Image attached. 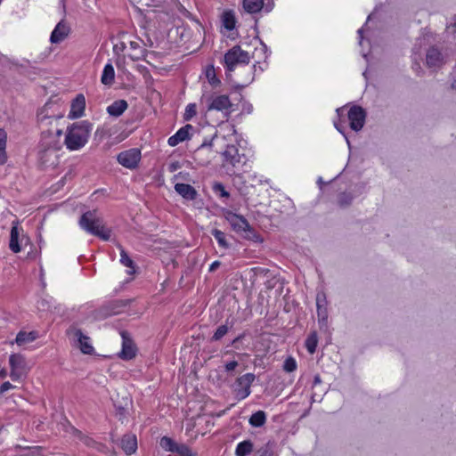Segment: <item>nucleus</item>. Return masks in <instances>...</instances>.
Wrapping results in <instances>:
<instances>
[{
    "label": "nucleus",
    "instance_id": "f257e3e1",
    "mask_svg": "<svg viewBox=\"0 0 456 456\" xmlns=\"http://www.w3.org/2000/svg\"><path fill=\"white\" fill-rule=\"evenodd\" d=\"M92 124L87 120L73 123L68 127L64 143L68 150L77 151L84 147L90 136Z\"/></svg>",
    "mask_w": 456,
    "mask_h": 456
},
{
    "label": "nucleus",
    "instance_id": "f03ea898",
    "mask_svg": "<svg viewBox=\"0 0 456 456\" xmlns=\"http://www.w3.org/2000/svg\"><path fill=\"white\" fill-rule=\"evenodd\" d=\"M78 224L87 233L97 236L105 241L110 239L111 230L105 227L102 219L95 210L85 212L80 216Z\"/></svg>",
    "mask_w": 456,
    "mask_h": 456
},
{
    "label": "nucleus",
    "instance_id": "7ed1b4c3",
    "mask_svg": "<svg viewBox=\"0 0 456 456\" xmlns=\"http://www.w3.org/2000/svg\"><path fill=\"white\" fill-rule=\"evenodd\" d=\"M223 156L224 167L226 168L227 173L240 178V174L246 172L245 167L248 160L246 155L240 154L235 145H227L223 152Z\"/></svg>",
    "mask_w": 456,
    "mask_h": 456
},
{
    "label": "nucleus",
    "instance_id": "20e7f679",
    "mask_svg": "<svg viewBox=\"0 0 456 456\" xmlns=\"http://www.w3.org/2000/svg\"><path fill=\"white\" fill-rule=\"evenodd\" d=\"M62 147L61 140L56 136L53 137L49 131L45 130L41 133V139L38 145V156L43 164H54L51 159L52 157H56V153Z\"/></svg>",
    "mask_w": 456,
    "mask_h": 456
},
{
    "label": "nucleus",
    "instance_id": "39448f33",
    "mask_svg": "<svg viewBox=\"0 0 456 456\" xmlns=\"http://www.w3.org/2000/svg\"><path fill=\"white\" fill-rule=\"evenodd\" d=\"M225 219L230 224L232 230L241 234L245 239L254 242H262L261 236L250 226L248 220L240 215L228 211L225 215Z\"/></svg>",
    "mask_w": 456,
    "mask_h": 456
},
{
    "label": "nucleus",
    "instance_id": "423d86ee",
    "mask_svg": "<svg viewBox=\"0 0 456 456\" xmlns=\"http://www.w3.org/2000/svg\"><path fill=\"white\" fill-rule=\"evenodd\" d=\"M224 61L226 73H231L238 66L248 65L250 61V55L240 45H234L225 53Z\"/></svg>",
    "mask_w": 456,
    "mask_h": 456
},
{
    "label": "nucleus",
    "instance_id": "0eeeda50",
    "mask_svg": "<svg viewBox=\"0 0 456 456\" xmlns=\"http://www.w3.org/2000/svg\"><path fill=\"white\" fill-rule=\"evenodd\" d=\"M206 107L208 111L216 110L222 112L224 118L228 119L232 104L228 95L213 94V95L206 97Z\"/></svg>",
    "mask_w": 456,
    "mask_h": 456
},
{
    "label": "nucleus",
    "instance_id": "6e6552de",
    "mask_svg": "<svg viewBox=\"0 0 456 456\" xmlns=\"http://www.w3.org/2000/svg\"><path fill=\"white\" fill-rule=\"evenodd\" d=\"M9 364L11 367L10 377L12 380H18L25 377L28 371L26 360L20 354H12L9 357Z\"/></svg>",
    "mask_w": 456,
    "mask_h": 456
},
{
    "label": "nucleus",
    "instance_id": "1a4fd4ad",
    "mask_svg": "<svg viewBox=\"0 0 456 456\" xmlns=\"http://www.w3.org/2000/svg\"><path fill=\"white\" fill-rule=\"evenodd\" d=\"M159 445L165 451L176 453L178 456H196V453L187 444H178L168 436H163L159 441Z\"/></svg>",
    "mask_w": 456,
    "mask_h": 456
},
{
    "label": "nucleus",
    "instance_id": "9d476101",
    "mask_svg": "<svg viewBox=\"0 0 456 456\" xmlns=\"http://www.w3.org/2000/svg\"><path fill=\"white\" fill-rule=\"evenodd\" d=\"M256 379V376L253 373H246L239 377L232 387L238 397L245 399L250 395V387Z\"/></svg>",
    "mask_w": 456,
    "mask_h": 456
},
{
    "label": "nucleus",
    "instance_id": "9b49d317",
    "mask_svg": "<svg viewBox=\"0 0 456 456\" xmlns=\"http://www.w3.org/2000/svg\"><path fill=\"white\" fill-rule=\"evenodd\" d=\"M141 159V151L136 148H133L127 151L120 152L118 157V162L129 169L135 168Z\"/></svg>",
    "mask_w": 456,
    "mask_h": 456
},
{
    "label": "nucleus",
    "instance_id": "f8f14e48",
    "mask_svg": "<svg viewBox=\"0 0 456 456\" xmlns=\"http://www.w3.org/2000/svg\"><path fill=\"white\" fill-rule=\"evenodd\" d=\"M53 419L56 422V429L59 433L64 432L65 434H70L80 440L84 438L82 432L72 426L67 417L62 413L54 415Z\"/></svg>",
    "mask_w": 456,
    "mask_h": 456
},
{
    "label": "nucleus",
    "instance_id": "ddd939ff",
    "mask_svg": "<svg viewBox=\"0 0 456 456\" xmlns=\"http://www.w3.org/2000/svg\"><path fill=\"white\" fill-rule=\"evenodd\" d=\"M347 116L352 130L358 132L363 127L366 118V112L363 108L354 105L350 108Z\"/></svg>",
    "mask_w": 456,
    "mask_h": 456
},
{
    "label": "nucleus",
    "instance_id": "4468645a",
    "mask_svg": "<svg viewBox=\"0 0 456 456\" xmlns=\"http://www.w3.org/2000/svg\"><path fill=\"white\" fill-rule=\"evenodd\" d=\"M69 334L76 338L82 353L91 354L94 352V346L90 343V338L85 335L80 329L72 328L69 330Z\"/></svg>",
    "mask_w": 456,
    "mask_h": 456
},
{
    "label": "nucleus",
    "instance_id": "2eb2a0df",
    "mask_svg": "<svg viewBox=\"0 0 456 456\" xmlns=\"http://www.w3.org/2000/svg\"><path fill=\"white\" fill-rule=\"evenodd\" d=\"M121 335L123 338L122 349L118 356L125 361L132 360L136 356V347L133 341L126 337V332H122Z\"/></svg>",
    "mask_w": 456,
    "mask_h": 456
},
{
    "label": "nucleus",
    "instance_id": "dca6fc26",
    "mask_svg": "<svg viewBox=\"0 0 456 456\" xmlns=\"http://www.w3.org/2000/svg\"><path fill=\"white\" fill-rule=\"evenodd\" d=\"M86 98L82 94H79L72 101L70 110L69 113V118H78L85 115Z\"/></svg>",
    "mask_w": 456,
    "mask_h": 456
},
{
    "label": "nucleus",
    "instance_id": "f3484780",
    "mask_svg": "<svg viewBox=\"0 0 456 456\" xmlns=\"http://www.w3.org/2000/svg\"><path fill=\"white\" fill-rule=\"evenodd\" d=\"M69 27L63 21H60L50 36V41L52 44H59L62 42L69 34Z\"/></svg>",
    "mask_w": 456,
    "mask_h": 456
},
{
    "label": "nucleus",
    "instance_id": "a211bd4d",
    "mask_svg": "<svg viewBox=\"0 0 456 456\" xmlns=\"http://www.w3.org/2000/svg\"><path fill=\"white\" fill-rule=\"evenodd\" d=\"M119 445L126 455L134 454L137 450L136 436L131 433L124 435L120 439Z\"/></svg>",
    "mask_w": 456,
    "mask_h": 456
},
{
    "label": "nucleus",
    "instance_id": "6ab92c4d",
    "mask_svg": "<svg viewBox=\"0 0 456 456\" xmlns=\"http://www.w3.org/2000/svg\"><path fill=\"white\" fill-rule=\"evenodd\" d=\"M193 129L191 125H186L181 127L174 135L170 136L167 140V143L174 147L178 145L180 142H184L190 138V131Z\"/></svg>",
    "mask_w": 456,
    "mask_h": 456
},
{
    "label": "nucleus",
    "instance_id": "aec40b11",
    "mask_svg": "<svg viewBox=\"0 0 456 456\" xmlns=\"http://www.w3.org/2000/svg\"><path fill=\"white\" fill-rule=\"evenodd\" d=\"M426 62L429 68H438L444 63L441 52L436 47H430L427 53Z\"/></svg>",
    "mask_w": 456,
    "mask_h": 456
},
{
    "label": "nucleus",
    "instance_id": "412c9836",
    "mask_svg": "<svg viewBox=\"0 0 456 456\" xmlns=\"http://www.w3.org/2000/svg\"><path fill=\"white\" fill-rule=\"evenodd\" d=\"M175 190L186 200H194L198 196L195 188L188 183H178L175 185Z\"/></svg>",
    "mask_w": 456,
    "mask_h": 456
},
{
    "label": "nucleus",
    "instance_id": "4be33fe9",
    "mask_svg": "<svg viewBox=\"0 0 456 456\" xmlns=\"http://www.w3.org/2000/svg\"><path fill=\"white\" fill-rule=\"evenodd\" d=\"M128 104L125 100H117L107 107V112L110 116L119 117L127 109Z\"/></svg>",
    "mask_w": 456,
    "mask_h": 456
},
{
    "label": "nucleus",
    "instance_id": "5701e85b",
    "mask_svg": "<svg viewBox=\"0 0 456 456\" xmlns=\"http://www.w3.org/2000/svg\"><path fill=\"white\" fill-rule=\"evenodd\" d=\"M222 24L224 28L228 31H232L233 28H235L236 17L233 11L226 10L223 12Z\"/></svg>",
    "mask_w": 456,
    "mask_h": 456
},
{
    "label": "nucleus",
    "instance_id": "b1692460",
    "mask_svg": "<svg viewBox=\"0 0 456 456\" xmlns=\"http://www.w3.org/2000/svg\"><path fill=\"white\" fill-rule=\"evenodd\" d=\"M37 338V332L36 331H20L15 338L18 346H24L35 341Z\"/></svg>",
    "mask_w": 456,
    "mask_h": 456
},
{
    "label": "nucleus",
    "instance_id": "393cba45",
    "mask_svg": "<svg viewBox=\"0 0 456 456\" xmlns=\"http://www.w3.org/2000/svg\"><path fill=\"white\" fill-rule=\"evenodd\" d=\"M20 231L19 228L14 225L11 229L9 248L13 253H19L21 248L19 244Z\"/></svg>",
    "mask_w": 456,
    "mask_h": 456
},
{
    "label": "nucleus",
    "instance_id": "a878e982",
    "mask_svg": "<svg viewBox=\"0 0 456 456\" xmlns=\"http://www.w3.org/2000/svg\"><path fill=\"white\" fill-rule=\"evenodd\" d=\"M115 70L110 63H107L102 70L101 81L103 85L110 86L114 82Z\"/></svg>",
    "mask_w": 456,
    "mask_h": 456
},
{
    "label": "nucleus",
    "instance_id": "bb28decb",
    "mask_svg": "<svg viewBox=\"0 0 456 456\" xmlns=\"http://www.w3.org/2000/svg\"><path fill=\"white\" fill-rule=\"evenodd\" d=\"M118 248L120 249V263L129 268L127 270L128 274H134L135 273V264L130 258L126 251L122 248V246L118 245Z\"/></svg>",
    "mask_w": 456,
    "mask_h": 456
},
{
    "label": "nucleus",
    "instance_id": "cd10ccee",
    "mask_svg": "<svg viewBox=\"0 0 456 456\" xmlns=\"http://www.w3.org/2000/svg\"><path fill=\"white\" fill-rule=\"evenodd\" d=\"M264 0H243V8L248 13H256L262 10Z\"/></svg>",
    "mask_w": 456,
    "mask_h": 456
},
{
    "label": "nucleus",
    "instance_id": "c85d7f7f",
    "mask_svg": "<svg viewBox=\"0 0 456 456\" xmlns=\"http://www.w3.org/2000/svg\"><path fill=\"white\" fill-rule=\"evenodd\" d=\"M253 451V443L250 440H244L239 443L235 449L236 456H248Z\"/></svg>",
    "mask_w": 456,
    "mask_h": 456
},
{
    "label": "nucleus",
    "instance_id": "c756f323",
    "mask_svg": "<svg viewBox=\"0 0 456 456\" xmlns=\"http://www.w3.org/2000/svg\"><path fill=\"white\" fill-rule=\"evenodd\" d=\"M6 140V132L0 128V165H4L7 160Z\"/></svg>",
    "mask_w": 456,
    "mask_h": 456
},
{
    "label": "nucleus",
    "instance_id": "7c9ffc66",
    "mask_svg": "<svg viewBox=\"0 0 456 456\" xmlns=\"http://www.w3.org/2000/svg\"><path fill=\"white\" fill-rule=\"evenodd\" d=\"M318 345V336L315 331L311 332L305 342V348L307 351L313 354L316 351V347Z\"/></svg>",
    "mask_w": 456,
    "mask_h": 456
},
{
    "label": "nucleus",
    "instance_id": "2f4dec72",
    "mask_svg": "<svg viewBox=\"0 0 456 456\" xmlns=\"http://www.w3.org/2000/svg\"><path fill=\"white\" fill-rule=\"evenodd\" d=\"M265 413L263 411H258L251 415L249 424L252 427L259 428L265 423Z\"/></svg>",
    "mask_w": 456,
    "mask_h": 456
},
{
    "label": "nucleus",
    "instance_id": "473e14b6",
    "mask_svg": "<svg viewBox=\"0 0 456 456\" xmlns=\"http://www.w3.org/2000/svg\"><path fill=\"white\" fill-rule=\"evenodd\" d=\"M211 234L214 236V238L216 240L219 247L223 248H228L230 247V244L228 243L226 240L225 233L218 229H214L211 232Z\"/></svg>",
    "mask_w": 456,
    "mask_h": 456
},
{
    "label": "nucleus",
    "instance_id": "72a5a7b5",
    "mask_svg": "<svg viewBox=\"0 0 456 456\" xmlns=\"http://www.w3.org/2000/svg\"><path fill=\"white\" fill-rule=\"evenodd\" d=\"M317 315L320 322H326L328 319V312L326 306L321 305V295L318 294L316 297Z\"/></svg>",
    "mask_w": 456,
    "mask_h": 456
},
{
    "label": "nucleus",
    "instance_id": "f704fd0d",
    "mask_svg": "<svg viewBox=\"0 0 456 456\" xmlns=\"http://www.w3.org/2000/svg\"><path fill=\"white\" fill-rule=\"evenodd\" d=\"M297 368V361L294 357L289 356L285 359L282 369L287 373L294 372Z\"/></svg>",
    "mask_w": 456,
    "mask_h": 456
},
{
    "label": "nucleus",
    "instance_id": "c9c22d12",
    "mask_svg": "<svg viewBox=\"0 0 456 456\" xmlns=\"http://www.w3.org/2000/svg\"><path fill=\"white\" fill-rule=\"evenodd\" d=\"M206 77L211 86L216 87L220 85V80L216 77L214 67L208 68L206 70Z\"/></svg>",
    "mask_w": 456,
    "mask_h": 456
},
{
    "label": "nucleus",
    "instance_id": "e433bc0d",
    "mask_svg": "<svg viewBox=\"0 0 456 456\" xmlns=\"http://www.w3.org/2000/svg\"><path fill=\"white\" fill-rule=\"evenodd\" d=\"M229 328L226 324L220 325L211 338L212 341H218L227 334Z\"/></svg>",
    "mask_w": 456,
    "mask_h": 456
},
{
    "label": "nucleus",
    "instance_id": "4c0bfd02",
    "mask_svg": "<svg viewBox=\"0 0 456 456\" xmlns=\"http://www.w3.org/2000/svg\"><path fill=\"white\" fill-rule=\"evenodd\" d=\"M197 113V107L195 103H189L183 114V119L186 121L191 120Z\"/></svg>",
    "mask_w": 456,
    "mask_h": 456
},
{
    "label": "nucleus",
    "instance_id": "58836bf2",
    "mask_svg": "<svg viewBox=\"0 0 456 456\" xmlns=\"http://www.w3.org/2000/svg\"><path fill=\"white\" fill-rule=\"evenodd\" d=\"M213 191L216 194H219V196L222 198H228L230 196L229 192L225 190L224 184L221 183H216L213 185Z\"/></svg>",
    "mask_w": 456,
    "mask_h": 456
},
{
    "label": "nucleus",
    "instance_id": "ea45409f",
    "mask_svg": "<svg viewBox=\"0 0 456 456\" xmlns=\"http://www.w3.org/2000/svg\"><path fill=\"white\" fill-rule=\"evenodd\" d=\"M54 118L55 121H58V119L61 118V117H49L47 116L46 114H45V110H42L38 114H37V120L40 124H48V120L49 119H53ZM52 122L49 121V124H51Z\"/></svg>",
    "mask_w": 456,
    "mask_h": 456
},
{
    "label": "nucleus",
    "instance_id": "a19ab883",
    "mask_svg": "<svg viewBox=\"0 0 456 456\" xmlns=\"http://www.w3.org/2000/svg\"><path fill=\"white\" fill-rule=\"evenodd\" d=\"M353 200L350 193L343 192L338 197V203L341 207L348 206Z\"/></svg>",
    "mask_w": 456,
    "mask_h": 456
},
{
    "label": "nucleus",
    "instance_id": "79ce46f5",
    "mask_svg": "<svg viewBox=\"0 0 456 456\" xmlns=\"http://www.w3.org/2000/svg\"><path fill=\"white\" fill-rule=\"evenodd\" d=\"M212 146V140L210 142H203L201 145L196 151L197 158H200V155L206 150Z\"/></svg>",
    "mask_w": 456,
    "mask_h": 456
},
{
    "label": "nucleus",
    "instance_id": "37998d69",
    "mask_svg": "<svg viewBox=\"0 0 456 456\" xmlns=\"http://www.w3.org/2000/svg\"><path fill=\"white\" fill-rule=\"evenodd\" d=\"M238 365L239 363L237 361H230L224 364V370L226 372L230 373L233 371L238 367Z\"/></svg>",
    "mask_w": 456,
    "mask_h": 456
},
{
    "label": "nucleus",
    "instance_id": "c03bdc74",
    "mask_svg": "<svg viewBox=\"0 0 456 456\" xmlns=\"http://www.w3.org/2000/svg\"><path fill=\"white\" fill-rule=\"evenodd\" d=\"M314 392L311 395V399H314L315 397H321L326 393V387H319L317 389H313Z\"/></svg>",
    "mask_w": 456,
    "mask_h": 456
},
{
    "label": "nucleus",
    "instance_id": "a18cd8bd",
    "mask_svg": "<svg viewBox=\"0 0 456 456\" xmlns=\"http://www.w3.org/2000/svg\"><path fill=\"white\" fill-rule=\"evenodd\" d=\"M37 306L40 310H50V304L46 299L38 301Z\"/></svg>",
    "mask_w": 456,
    "mask_h": 456
},
{
    "label": "nucleus",
    "instance_id": "49530a36",
    "mask_svg": "<svg viewBox=\"0 0 456 456\" xmlns=\"http://www.w3.org/2000/svg\"><path fill=\"white\" fill-rule=\"evenodd\" d=\"M47 131H49L53 137L56 136L59 140H61V136L63 134L62 129L56 127L54 130L48 129Z\"/></svg>",
    "mask_w": 456,
    "mask_h": 456
},
{
    "label": "nucleus",
    "instance_id": "de8ad7c7",
    "mask_svg": "<svg viewBox=\"0 0 456 456\" xmlns=\"http://www.w3.org/2000/svg\"><path fill=\"white\" fill-rule=\"evenodd\" d=\"M319 387H322V382L320 375H315L313 382V389H317Z\"/></svg>",
    "mask_w": 456,
    "mask_h": 456
},
{
    "label": "nucleus",
    "instance_id": "09e8293b",
    "mask_svg": "<svg viewBox=\"0 0 456 456\" xmlns=\"http://www.w3.org/2000/svg\"><path fill=\"white\" fill-rule=\"evenodd\" d=\"M446 31L448 34L456 35V17L454 18V22L447 26Z\"/></svg>",
    "mask_w": 456,
    "mask_h": 456
},
{
    "label": "nucleus",
    "instance_id": "8fccbe9b",
    "mask_svg": "<svg viewBox=\"0 0 456 456\" xmlns=\"http://www.w3.org/2000/svg\"><path fill=\"white\" fill-rule=\"evenodd\" d=\"M12 387V385L9 381L4 382L0 387V395L5 391L11 389Z\"/></svg>",
    "mask_w": 456,
    "mask_h": 456
},
{
    "label": "nucleus",
    "instance_id": "3c124183",
    "mask_svg": "<svg viewBox=\"0 0 456 456\" xmlns=\"http://www.w3.org/2000/svg\"><path fill=\"white\" fill-rule=\"evenodd\" d=\"M180 167H181V165L178 161L172 162L168 165V170L170 172H175L177 169H179Z\"/></svg>",
    "mask_w": 456,
    "mask_h": 456
},
{
    "label": "nucleus",
    "instance_id": "603ef678",
    "mask_svg": "<svg viewBox=\"0 0 456 456\" xmlns=\"http://www.w3.org/2000/svg\"><path fill=\"white\" fill-rule=\"evenodd\" d=\"M221 265V262L216 260V261H214L210 266H209V272H214L216 271L219 266Z\"/></svg>",
    "mask_w": 456,
    "mask_h": 456
},
{
    "label": "nucleus",
    "instance_id": "864d4df0",
    "mask_svg": "<svg viewBox=\"0 0 456 456\" xmlns=\"http://www.w3.org/2000/svg\"><path fill=\"white\" fill-rule=\"evenodd\" d=\"M334 126H335L336 129H337L339 133H341L342 134H344V135H345V127H344V126H342V125H340V124H338V123H337V122H334Z\"/></svg>",
    "mask_w": 456,
    "mask_h": 456
},
{
    "label": "nucleus",
    "instance_id": "5fc2aeb1",
    "mask_svg": "<svg viewBox=\"0 0 456 456\" xmlns=\"http://www.w3.org/2000/svg\"><path fill=\"white\" fill-rule=\"evenodd\" d=\"M243 337H244V335H243V334L239 335L238 337H236V338L232 340V345H235L236 343H238L239 341H240V340L243 338Z\"/></svg>",
    "mask_w": 456,
    "mask_h": 456
},
{
    "label": "nucleus",
    "instance_id": "6e6d98bb",
    "mask_svg": "<svg viewBox=\"0 0 456 456\" xmlns=\"http://www.w3.org/2000/svg\"><path fill=\"white\" fill-rule=\"evenodd\" d=\"M130 47H131L132 49H134V50H135V49H138L140 46H139V44H138L137 42H135V41H131V42H130Z\"/></svg>",
    "mask_w": 456,
    "mask_h": 456
},
{
    "label": "nucleus",
    "instance_id": "4d7b16f0",
    "mask_svg": "<svg viewBox=\"0 0 456 456\" xmlns=\"http://www.w3.org/2000/svg\"><path fill=\"white\" fill-rule=\"evenodd\" d=\"M362 31H363V28H359L357 31V33L359 35L360 44L362 43Z\"/></svg>",
    "mask_w": 456,
    "mask_h": 456
},
{
    "label": "nucleus",
    "instance_id": "13d9d810",
    "mask_svg": "<svg viewBox=\"0 0 456 456\" xmlns=\"http://www.w3.org/2000/svg\"><path fill=\"white\" fill-rule=\"evenodd\" d=\"M321 305H322V306L326 305V297L324 295H321Z\"/></svg>",
    "mask_w": 456,
    "mask_h": 456
},
{
    "label": "nucleus",
    "instance_id": "bf43d9fd",
    "mask_svg": "<svg viewBox=\"0 0 456 456\" xmlns=\"http://www.w3.org/2000/svg\"><path fill=\"white\" fill-rule=\"evenodd\" d=\"M5 374H6L5 370H0V377L4 378V377H5Z\"/></svg>",
    "mask_w": 456,
    "mask_h": 456
},
{
    "label": "nucleus",
    "instance_id": "052dcab7",
    "mask_svg": "<svg viewBox=\"0 0 456 456\" xmlns=\"http://www.w3.org/2000/svg\"><path fill=\"white\" fill-rule=\"evenodd\" d=\"M253 80H254V77H253V76H251L250 77H248V81H247V84L251 83Z\"/></svg>",
    "mask_w": 456,
    "mask_h": 456
},
{
    "label": "nucleus",
    "instance_id": "680f3d73",
    "mask_svg": "<svg viewBox=\"0 0 456 456\" xmlns=\"http://www.w3.org/2000/svg\"><path fill=\"white\" fill-rule=\"evenodd\" d=\"M452 88L456 89V80L452 83Z\"/></svg>",
    "mask_w": 456,
    "mask_h": 456
},
{
    "label": "nucleus",
    "instance_id": "e2e57ef3",
    "mask_svg": "<svg viewBox=\"0 0 456 456\" xmlns=\"http://www.w3.org/2000/svg\"><path fill=\"white\" fill-rule=\"evenodd\" d=\"M251 69H253L252 72H256V64H254Z\"/></svg>",
    "mask_w": 456,
    "mask_h": 456
},
{
    "label": "nucleus",
    "instance_id": "0e129e2a",
    "mask_svg": "<svg viewBox=\"0 0 456 456\" xmlns=\"http://www.w3.org/2000/svg\"><path fill=\"white\" fill-rule=\"evenodd\" d=\"M252 107L247 108L248 112L249 113L251 111Z\"/></svg>",
    "mask_w": 456,
    "mask_h": 456
},
{
    "label": "nucleus",
    "instance_id": "69168bd1",
    "mask_svg": "<svg viewBox=\"0 0 456 456\" xmlns=\"http://www.w3.org/2000/svg\"><path fill=\"white\" fill-rule=\"evenodd\" d=\"M252 107L247 108L248 112L249 113L251 111Z\"/></svg>",
    "mask_w": 456,
    "mask_h": 456
},
{
    "label": "nucleus",
    "instance_id": "338daca9",
    "mask_svg": "<svg viewBox=\"0 0 456 456\" xmlns=\"http://www.w3.org/2000/svg\"><path fill=\"white\" fill-rule=\"evenodd\" d=\"M262 45H263V48H264L265 50H266V45H264V44H262Z\"/></svg>",
    "mask_w": 456,
    "mask_h": 456
},
{
    "label": "nucleus",
    "instance_id": "774afa93",
    "mask_svg": "<svg viewBox=\"0 0 456 456\" xmlns=\"http://www.w3.org/2000/svg\"><path fill=\"white\" fill-rule=\"evenodd\" d=\"M341 109H337V113L339 114Z\"/></svg>",
    "mask_w": 456,
    "mask_h": 456
}]
</instances>
